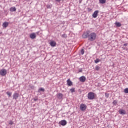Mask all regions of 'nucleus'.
Listing matches in <instances>:
<instances>
[{"label": "nucleus", "instance_id": "f257e3e1", "mask_svg": "<svg viewBox=\"0 0 128 128\" xmlns=\"http://www.w3.org/2000/svg\"><path fill=\"white\" fill-rule=\"evenodd\" d=\"M83 38H88L90 42H94L96 38V34L94 32L90 33V32L87 31L82 35Z\"/></svg>", "mask_w": 128, "mask_h": 128}, {"label": "nucleus", "instance_id": "f03ea898", "mask_svg": "<svg viewBox=\"0 0 128 128\" xmlns=\"http://www.w3.org/2000/svg\"><path fill=\"white\" fill-rule=\"evenodd\" d=\"M88 98L90 100H92L94 98H96L94 93L92 92H90L88 94Z\"/></svg>", "mask_w": 128, "mask_h": 128}, {"label": "nucleus", "instance_id": "7ed1b4c3", "mask_svg": "<svg viewBox=\"0 0 128 128\" xmlns=\"http://www.w3.org/2000/svg\"><path fill=\"white\" fill-rule=\"evenodd\" d=\"M8 74V72L6 69H3L0 71V74L2 76H6V74Z\"/></svg>", "mask_w": 128, "mask_h": 128}, {"label": "nucleus", "instance_id": "20e7f679", "mask_svg": "<svg viewBox=\"0 0 128 128\" xmlns=\"http://www.w3.org/2000/svg\"><path fill=\"white\" fill-rule=\"evenodd\" d=\"M86 105L84 104H82L80 106V109L82 112H84L86 110Z\"/></svg>", "mask_w": 128, "mask_h": 128}, {"label": "nucleus", "instance_id": "39448f33", "mask_svg": "<svg viewBox=\"0 0 128 128\" xmlns=\"http://www.w3.org/2000/svg\"><path fill=\"white\" fill-rule=\"evenodd\" d=\"M99 12L100 11L96 10L94 13V14H92V17L94 18H98Z\"/></svg>", "mask_w": 128, "mask_h": 128}, {"label": "nucleus", "instance_id": "423d86ee", "mask_svg": "<svg viewBox=\"0 0 128 128\" xmlns=\"http://www.w3.org/2000/svg\"><path fill=\"white\" fill-rule=\"evenodd\" d=\"M20 98V94H18V93H15L14 94L13 100H18V98Z\"/></svg>", "mask_w": 128, "mask_h": 128}, {"label": "nucleus", "instance_id": "0eeeda50", "mask_svg": "<svg viewBox=\"0 0 128 128\" xmlns=\"http://www.w3.org/2000/svg\"><path fill=\"white\" fill-rule=\"evenodd\" d=\"M86 80V78L84 76H82L80 78V81L81 82H85Z\"/></svg>", "mask_w": 128, "mask_h": 128}, {"label": "nucleus", "instance_id": "6e6552de", "mask_svg": "<svg viewBox=\"0 0 128 128\" xmlns=\"http://www.w3.org/2000/svg\"><path fill=\"white\" fill-rule=\"evenodd\" d=\"M60 124L61 126H66V124H68V122H66V120H62V121H61Z\"/></svg>", "mask_w": 128, "mask_h": 128}, {"label": "nucleus", "instance_id": "1a4fd4ad", "mask_svg": "<svg viewBox=\"0 0 128 128\" xmlns=\"http://www.w3.org/2000/svg\"><path fill=\"white\" fill-rule=\"evenodd\" d=\"M30 38L32 40H34L36 38V34L33 33L30 35Z\"/></svg>", "mask_w": 128, "mask_h": 128}, {"label": "nucleus", "instance_id": "9d476101", "mask_svg": "<svg viewBox=\"0 0 128 128\" xmlns=\"http://www.w3.org/2000/svg\"><path fill=\"white\" fill-rule=\"evenodd\" d=\"M119 113L120 114H122V116H124V114H126V110H121L119 111Z\"/></svg>", "mask_w": 128, "mask_h": 128}, {"label": "nucleus", "instance_id": "9b49d317", "mask_svg": "<svg viewBox=\"0 0 128 128\" xmlns=\"http://www.w3.org/2000/svg\"><path fill=\"white\" fill-rule=\"evenodd\" d=\"M9 23L8 22H5L3 24L2 26L4 28H6L8 26Z\"/></svg>", "mask_w": 128, "mask_h": 128}, {"label": "nucleus", "instance_id": "f8f14e48", "mask_svg": "<svg viewBox=\"0 0 128 128\" xmlns=\"http://www.w3.org/2000/svg\"><path fill=\"white\" fill-rule=\"evenodd\" d=\"M57 98H58L59 100H62V98H64V95L60 93L59 94H57Z\"/></svg>", "mask_w": 128, "mask_h": 128}, {"label": "nucleus", "instance_id": "ddd939ff", "mask_svg": "<svg viewBox=\"0 0 128 128\" xmlns=\"http://www.w3.org/2000/svg\"><path fill=\"white\" fill-rule=\"evenodd\" d=\"M50 44L51 46H52V48H54V46H56V43L54 42V41L50 43Z\"/></svg>", "mask_w": 128, "mask_h": 128}, {"label": "nucleus", "instance_id": "4468645a", "mask_svg": "<svg viewBox=\"0 0 128 128\" xmlns=\"http://www.w3.org/2000/svg\"><path fill=\"white\" fill-rule=\"evenodd\" d=\"M67 84L68 86H72V82L70 79L68 80Z\"/></svg>", "mask_w": 128, "mask_h": 128}, {"label": "nucleus", "instance_id": "2eb2a0df", "mask_svg": "<svg viewBox=\"0 0 128 128\" xmlns=\"http://www.w3.org/2000/svg\"><path fill=\"white\" fill-rule=\"evenodd\" d=\"M99 2L101 4H104L106 3V0H100Z\"/></svg>", "mask_w": 128, "mask_h": 128}, {"label": "nucleus", "instance_id": "dca6fc26", "mask_svg": "<svg viewBox=\"0 0 128 128\" xmlns=\"http://www.w3.org/2000/svg\"><path fill=\"white\" fill-rule=\"evenodd\" d=\"M10 12H16V8L15 7L11 8H10Z\"/></svg>", "mask_w": 128, "mask_h": 128}, {"label": "nucleus", "instance_id": "f3484780", "mask_svg": "<svg viewBox=\"0 0 128 128\" xmlns=\"http://www.w3.org/2000/svg\"><path fill=\"white\" fill-rule=\"evenodd\" d=\"M116 26L118 28H120V26H122V24H120V22H116Z\"/></svg>", "mask_w": 128, "mask_h": 128}, {"label": "nucleus", "instance_id": "a211bd4d", "mask_svg": "<svg viewBox=\"0 0 128 128\" xmlns=\"http://www.w3.org/2000/svg\"><path fill=\"white\" fill-rule=\"evenodd\" d=\"M45 92L44 88H40L38 90V92Z\"/></svg>", "mask_w": 128, "mask_h": 128}, {"label": "nucleus", "instance_id": "6ab92c4d", "mask_svg": "<svg viewBox=\"0 0 128 128\" xmlns=\"http://www.w3.org/2000/svg\"><path fill=\"white\" fill-rule=\"evenodd\" d=\"M70 92H71L72 94H74V92H76V88H72L70 89Z\"/></svg>", "mask_w": 128, "mask_h": 128}, {"label": "nucleus", "instance_id": "aec40b11", "mask_svg": "<svg viewBox=\"0 0 128 128\" xmlns=\"http://www.w3.org/2000/svg\"><path fill=\"white\" fill-rule=\"evenodd\" d=\"M6 94L8 96L9 98H10V96H12V92H6Z\"/></svg>", "mask_w": 128, "mask_h": 128}, {"label": "nucleus", "instance_id": "412c9836", "mask_svg": "<svg viewBox=\"0 0 128 128\" xmlns=\"http://www.w3.org/2000/svg\"><path fill=\"white\" fill-rule=\"evenodd\" d=\"M105 96H106V98H110V94L106 93Z\"/></svg>", "mask_w": 128, "mask_h": 128}, {"label": "nucleus", "instance_id": "4be33fe9", "mask_svg": "<svg viewBox=\"0 0 128 128\" xmlns=\"http://www.w3.org/2000/svg\"><path fill=\"white\" fill-rule=\"evenodd\" d=\"M94 62L95 64H98L100 62V59H96Z\"/></svg>", "mask_w": 128, "mask_h": 128}, {"label": "nucleus", "instance_id": "5701e85b", "mask_svg": "<svg viewBox=\"0 0 128 128\" xmlns=\"http://www.w3.org/2000/svg\"><path fill=\"white\" fill-rule=\"evenodd\" d=\"M100 68L98 66H96V70H97V72H98V70H100Z\"/></svg>", "mask_w": 128, "mask_h": 128}, {"label": "nucleus", "instance_id": "b1692460", "mask_svg": "<svg viewBox=\"0 0 128 128\" xmlns=\"http://www.w3.org/2000/svg\"><path fill=\"white\" fill-rule=\"evenodd\" d=\"M62 38H68V36H66V34H64L62 36Z\"/></svg>", "mask_w": 128, "mask_h": 128}, {"label": "nucleus", "instance_id": "393cba45", "mask_svg": "<svg viewBox=\"0 0 128 128\" xmlns=\"http://www.w3.org/2000/svg\"><path fill=\"white\" fill-rule=\"evenodd\" d=\"M124 92L125 94H128V88H126V89L124 90Z\"/></svg>", "mask_w": 128, "mask_h": 128}, {"label": "nucleus", "instance_id": "a878e982", "mask_svg": "<svg viewBox=\"0 0 128 128\" xmlns=\"http://www.w3.org/2000/svg\"><path fill=\"white\" fill-rule=\"evenodd\" d=\"M113 104H114V106H116V104H118V102H116V100H114L113 102Z\"/></svg>", "mask_w": 128, "mask_h": 128}, {"label": "nucleus", "instance_id": "bb28decb", "mask_svg": "<svg viewBox=\"0 0 128 128\" xmlns=\"http://www.w3.org/2000/svg\"><path fill=\"white\" fill-rule=\"evenodd\" d=\"M81 53H82V55L84 54V49H82L81 50Z\"/></svg>", "mask_w": 128, "mask_h": 128}, {"label": "nucleus", "instance_id": "cd10ccee", "mask_svg": "<svg viewBox=\"0 0 128 128\" xmlns=\"http://www.w3.org/2000/svg\"><path fill=\"white\" fill-rule=\"evenodd\" d=\"M9 124L10 126H12V124H14V122L12 121H10V123H9Z\"/></svg>", "mask_w": 128, "mask_h": 128}, {"label": "nucleus", "instance_id": "c85d7f7f", "mask_svg": "<svg viewBox=\"0 0 128 128\" xmlns=\"http://www.w3.org/2000/svg\"><path fill=\"white\" fill-rule=\"evenodd\" d=\"M47 8H52V6L47 5Z\"/></svg>", "mask_w": 128, "mask_h": 128}, {"label": "nucleus", "instance_id": "c756f323", "mask_svg": "<svg viewBox=\"0 0 128 128\" xmlns=\"http://www.w3.org/2000/svg\"><path fill=\"white\" fill-rule=\"evenodd\" d=\"M56 2H62V0H55Z\"/></svg>", "mask_w": 128, "mask_h": 128}, {"label": "nucleus", "instance_id": "7c9ffc66", "mask_svg": "<svg viewBox=\"0 0 128 128\" xmlns=\"http://www.w3.org/2000/svg\"><path fill=\"white\" fill-rule=\"evenodd\" d=\"M79 72H82V69H80L79 70Z\"/></svg>", "mask_w": 128, "mask_h": 128}, {"label": "nucleus", "instance_id": "2f4dec72", "mask_svg": "<svg viewBox=\"0 0 128 128\" xmlns=\"http://www.w3.org/2000/svg\"><path fill=\"white\" fill-rule=\"evenodd\" d=\"M124 46H128V44H124Z\"/></svg>", "mask_w": 128, "mask_h": 128}, {"label": "nucleus", "instance_id": "473e14b6", "mask_svg": "<svg viewBox=\"0 0 128 128\" xmlns=\"http://www.w3.org/2000/svg\"><path fill=\"white\" fill-rule=\"evenodd\" d=\"M34 102H38V99H34Z\"/></svg>", "mask_w": 128, "mask_h": 128}, {"label": "nucleus", "instance_id": "72a5a7b5", "mask_svg": "<svg viewBox=\"0 0 128 128\" xmlns=\"http://www.w3.org/2000/svg\"><path fill=\"white\" fill-rule=\"evenodd\" d=\"M31 88L34 89V86H32Z\"/></svg>", "mask_w": 128, "mask_h": 128}, {"label": "nucleus", "instance_id": "f704fd0d", "mask_svg": "<svg viewBox=\"0 0 128 128\" xmlns=\"http://www.w3.org/2000/svg\"><path fill=\"white\" fill-rule=\"evenodd\" d=\"M26 0V2H30V0Z\"/></svg>", "mask_w": 128, "mask_h": 128}, {"label": "nucleus", "instance_id": "c9c22d12", "mask_svg": "<svg viewBox=\"0 0 128 128\" xmlns=\"http://www.w3.org/2000/svg\"><path fill=\"white\" fill-rule=\"evenodd\" d=\"M2 33H0V34H2Z\"/></svg>", "mask_w": 128, "mask_h": 128}]
</instances>
